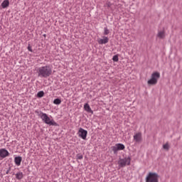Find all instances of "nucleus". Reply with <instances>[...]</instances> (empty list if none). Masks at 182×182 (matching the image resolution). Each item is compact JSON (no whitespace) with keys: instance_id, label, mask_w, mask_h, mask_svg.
<instances>
[{"instance_id":"obj_1","label":"nucleus","mask_w":182,"mask_h":182,"mask_svg":"<svg viewBox=\"0 0 182 182\" xmlns=\"http://www.w3.org/2000/svg\"><path fill=\"white\" fill-rule=\"evenodd\" d=\"M36 70L38 73V77H44L46 79L52 75V66L50 65L38 67Z\"/></svg>"},{"instance_id":"obj_2","label":"nucleus","mask_w":182,"mask_h":182,"mask_svg":"<svg viewBox=\"0 0 182 182\" xmlns=\"http://www.w3.org/2000/svg\"><path fill=\"white\" fill-rule=\"evenodd\" d=\"M35 113L41 119V120L46 124H48V126H58V123L55 122L53 119H50V117L48 116V114L39 110H36Z\"/></svg>"},{"instance_id":"obj_3","label":"nucleus","mask_w":182,"mask_h":182,"mask_svg":"<svg viewBox=\"0 0 182 182\" xmlns=\"http://www.w3.org/2000/svg\"><path fill=\"white\" fill-rule=\"evenodd\" d=\"M160 79V73L155 72L153 73L151 75V79L148 80V85H157V82Z\"/></svg>"},{"instance_id":"obj_4","label":"nucleus","mask_w":182,"mask_h":182,"mask_svg":"<svg viewBox=\"0 0 182 182\" xmlns=\"http://www.w3.org/2000/svg\"><path fill=\"white\" fill-rule=\"evenodd\" d=\"M160 176L157 173L149 172L146 178V182H159Z\"/></svg>"},{"instance_id":"obj_5","label":"nucleus","mask_w":182,"mask_h":182,"mask_svg":"<svg viewBox=\"0 0 182 182\" xmlns=\"http://www.w3.org/2000/svg\"><path fill=\"white\" fill-rule=\"evenodd\" d=\"M126 146L123 144H117L114 146H111V150L113 151L114 154H117L118 151L121 150H124Z\"/></svg>"},{"instance_id":"obj_6","label":"nucleus","mask_w":182,"mask_h":182,"mask_svg":"<svg viewBox=\"0 0 182 182\" xmlns=\"http://www.w3.org/2000/svg\"><path fill=\"white\" fill-rule=\"evenodd\" d=\"M131 159L129 156H126L124 159H120L118 161L119 167H126V166H130Z\"/></svg>"},{"instance_id":"obj_7","label":"nucleus","mask_w":182,"mask_h":182,"mask_svg":"<svg viewBox=\"0 0 182 182\" xmlns=\"http://www.w3.org/2000/svg\"><path fill=\"white\" fill-rule=\"evenodd\" d=\"M78 136L82 140H86V137H87V131L86 129H83V128H80L78 131Z\"/></svg>"},{"instance_id":"obj_8","label":"nucleus","mask_w":182,"mask_h":182,"mask_svg":"<svg viewBox=\"0 0 182 182\" xmlns=\"http://www.w3.org/2000/svg\"><path fill=\"white\" fill-rule=\"evenodd\" d=\"M9 156V151L6 149H0V157L1 159H5Z\"/></svg>"},{"instance_id":"obj_9","label":"nucleus","mask_w":182,"mask_h":182,"mask_svg":"<svg viewBox=\"0 0 182 182\" xmlns=\"http://www.w3.org/2000/svg\"><path fill=\"white\" fill-rule=\"evenodd\" d=\"M99 45H106L109 42V38L103 36L102 38H100L97 41Z\"/></svg>"},{"instance_id":"obj_10","label":"nucleus","mask_w":182,"mask_h":182,"mask_svg":"<svg viewBox=\"0 0 182 182\" xmlns=\"http://www.w3.org/2000/svg\"><path fill=\"white\" fill-rule=\"evenodd\" d=\"M84 110H85V112H87V113H91L92 114H93V110H92V108H90V105H89V104L85 103L84 105Z\"/></svg>"},{"instance_id":"obj_11","label":"nucleus","mask_w":182,"mask_h":182,"mask_svg":"<svg viewBox=\"0 0 182 182\" xmlns=\"http://www.w3.org/2000/svg\"><path fill=\"white\" fill-rule=\"evenodd\" d=\"M14 163L16 166H21V163H22V157L21 156H16L14 158Z\"/></svg>"},{"instance_id":"obj_12","label":"nucleus","mask_w":182,"mask_h":182,"mask_svg":"<svg viewBox=\"0 0 182 182\" xmlns=\"http://www.w3.org/2000/svg\"><path fill=\"white\" fill-rule=\"evenodd\" d=\"M16 180H22L23 178V173L21 171L17 172L16 174Z\"/></svg>"},{"instance_id":"obj_13","label":"nucleus","mask_w":182,"mask_h":182,"mask_svg":"<svg viewBox=\"0 0 182 182\" xmlns=\"http://www.w3.org/2000/svg\"><path fill=\"white\" fill-rule=\"evenodd\" d=\"M1 8L3 9H5V8H8L9 6V0H4L1 4Z\"/></svg>"},{"instance_id":"obj_14","label":"nucleus","mask_w":182,"mask_h":182,"mask_svg":"<svg viewBox=\"0 0 182 182\" xmlns=\"http://www.w3.org/2000/svg\"><path fill=\"white\" fill-rule=\"evenodd\" d=\"M158 38H160V39H163V38H164L165 34H164V31H159L157 34Z\"/></svg>"},{"instance_id":"obj_15","label":"nucleus","mask_w":182,"mask_h":182,"mask_svg":"<svg viewBox=\"0 0 182 182\" xmlns=\"http://www.w3.org/2000/svg\"><path fill=\"white\" fill-rule=\"evenodd\" d=\"M53 103L54 105H60V103H62V100L59 98H56L53 100Z\"/></svg>"},{"instance_id":"obj_16","label":"nucleus","mask_w":182,"mask_h":182,"mask_svg":"<svg viewBox=\"0 0 182 182\" xmlns=\"http://www.w3.org/2000/svg\"><path fill=\"white\" fill-rule=\"evenodd\" d=\"M45 96V92L43 91H40L37 93V97H43Z\"/></svg>"},{"instance_id":"obj_17","label":"nucleus","mask_w":182,"mask_h":182,"mask_svg":"<svg viewBox=\"0 0 182 182\" xmlns=\"http://www.w3.org/2000/svg\"><path fill=\"white\" fill-rule=\"evenodd\" d=\"M109 32L110 31H109V28H107V27L104 28V35H109Z\"/></svg>"},{"instance_id":"obj_18","label":"nucleus","mask_w":182,"mask_h":182,"mask_svg":"<svg viewBox=\"0 0 182 182\" xmlns=\"http://www.w3.org/2000/svg\"><path fill=\"white\" fill-rule=\"evenodd\" d=\"M112 60L114 62H119V55H114L112 58Z\"/></svg>"},{"instance_id":"obj_19","label":"nucleus","mask_w":182,"mask_h":182,"mask_svg":"<svg viewBox=\"0 0 182 182\" xmlns=\"http://www.w3.org/2000/svg\"><path fill=\"white\" fill-rule=\"evenodd\" d=\"M163 149H164V150L168 151V150L169 149V145H168V143H166L165 144H164V145H163Z\"/></svg>"},{"instance_id":"obj_20","label":"nucleus","mask_w":182,"mask_h":182,"mask_svg":"<svg viewBox=\"0 0 182 182\" xmlns=\"http://www.w3.org/2000/svg\"><path fill=\"white\" fill-rule=\"evenodd\" d=\"M76 157H77V160H82L83 159V155L80 154H77Z\"/></svg>"},{"instance_id":"obj_21","label":"nucleus","mask_w":182,"mask_h":182,"mask_svg":"<svg viewBox=\"0 0 182 182\" xmlns=\"http://www.w3.org/2000/svg\"><path fill=\"white\" fill-rule=\"evenodd\" d=\"M141 139V133L138 132L137 133V141L138 142L140 141Z\"/></svg>"},{"instance_id":"obj_22","label":"nucleus","mask_w":182,"mask_h":182,"mask_svg":"<svg viewBox=\"0 0 182 182\" xmlns=\"http://www.w3.org/2000/svg\"><path fill=\"white\" fill-rule=\"evenodd\" d=\"M27 49L29 52H33V50H32V47L31 46L30 44H28V47H27Z\"/></svg>"},{"instance_id":"obj_23","label":"nucleus","mask_w":182,"mask_h":182,"mask_svg":"<svg viewBox=\"0 0 182 182\" xmlns=\"http://www.w3.org/2000/svg\"><path fill=\"white\" fill-rule=\"evenodd\" d=\"M134 140H135V141H137V134H135L134 135Z\"/></svg>"},{"instance_id":"obj_24","label":"nucleus","mask_w":182,"mask_h":182,"mask_svg":"<svg viewBox=\"0 0 182 182\" xmlns=\"http://www.w3.org/2000/svg\"><path fill=\"white\" fill-rule=\"evenodd\" d=\"M9 171H11V168H9L6 171V174H9Z\"/></svg>"},{"instance_id":"obj_25","label":"nucleus","mask_w":182,"mask_h":182,"mask_svg":"<svg viewBox=\"0 0 182 182\" xmlns=\"http://www.w3.org/2000/svg\"><path fill=\"white\" fill-rule=\"evenodd\" d=\"M44 38H46V34H43Z\"/></svg>"},{"instance_id":"obj_26","label":"nucleus","mask_w":182,"mask_h":182,"mask_svg":"<svg viewBox=\"0 0 182 182\" xmlns=\"http://www.w3.org/2000/svg\"><path fill=\"white\" fill-rule=\"evenodd\" d=\"M108 6H110V4H108Z\"/></svg>"},{"instance_id":"obj_27","label":"nucleus","mask_w":182,"mask_h":182,"mask_svg":"<svg viewBox=\"0 0 182 182\" xmlns=\"http://www.w3.org/2000/svg\"><path fill=\"white\" fill-rule=\"evenodd\" d=\"M108 6H110V4H108Z\"/></svg>"}]
</instances>
